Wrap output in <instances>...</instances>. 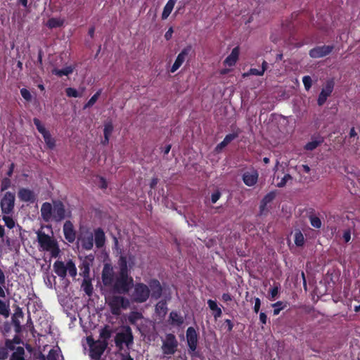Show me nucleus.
<instances>
[{"label": "nucleus", "mask_w": 360, "mask_h": 360, "mask_svg": "<svg viewBox=\"0 0 360 360\" xmlns=\"http://www.w3.org/2000/svg\"><path fill=\"white\" fill-rule=\"evenodd\" d=\"M133 259V256H129L128 259L126 256L120 255L117 263L118 272L115 276L112 266L108 263L105 264L101 273L103 285L112 287L117 294L128 293L134 285V278L130 275L131 266L128 265L129 262Z\"/></svg>", "instance_id": "obj_1"}, {"label": "nucleus", "mask_w": 360, "mask_h": 360, "mask_svg": "<svg viewBox=\"0 0 360 360\" xmlns=\"http://www.w3.org/2000/svg\"><path fill=\"white\" fill-rule=\"evenodd\" d=\"M40 212L45 222H49L51 220L60 222L67 217L65 205L60 200L53 201V205L48 202H44Z\"/></svg>", "instance_id": "obj_2"}, {"label": "nucleus", "mask_w": 360, "mask_h": 360, "mask_svg": "<svg viewBox=\"0 0 360 360\" xmlns=\"http://www.w3.org/2000/svg\"><path fill=\"white\" fill-rule=\"evenodd\" d=\"M37 235L38 243L43 250L50 252L52 257H58L60 250L57 240L40 230L37 232Z\"/></svg>", "instance_id": "obj_3"}, {"label": "nucleus", "mask_w": 360, "mask_h": 360, "mask_svg": "<svg viewBox=\"0 0 360 360\" xmlns=\"http://www.w3.org/2000/svg\"><path fill=\"white\" fill-rule=\"evenodd\" d=\"M134 286L131 300L136 303H143L150 297L149 287L143 283H136Z\"/></svg>", "instance_id": "obj_4"}, {"label": "nucleus", "mask_w": 360, "mask_h": 360, "mask_svg": "<svg viewBox=\"0 0 360 360\" xmlns=\"http://www.w3.org/2000/svg\"><path fill=\"white\" fill-rule=\"evenodd\" d=\"M108 306L112 314L119 316L121 314V309H127L129 305V301L124 297L113 295L108 300Z\"/></svg>", "instance_id": "obj_5"}, {"label": "nucleus", "mask_w": 360, "mask_h": 360, "mask_svg": "<svg viewBox=\"0 0 360 360\" xmlns=\"http://www.w3.org/2000/svg\"><path fill=\"white\" fill-rule=\"evenodd\" d=\"M15 200V193L11 191L4 193L0 201V207L3 214L11 215L13 213Z\"/></svg>", "instance_id": "obj_6"}, {"label": "nucleus", "mask_w": 360, "mask_h": 360, "mask_svg": "<svg viewBox=\"0 0 360 360\" xmlns=\"http://www.w3.org/2000/svg\"><path fill=\"white\" fill-rule=\"evenodd\" d=\"M186 341L188 347V352L192 356H199L196 352L198 338V333L193 327H188L186 330Z\"/></svg>", "instance_id": "obj_7"}, {"label": "nucleus", "mask_w": 360, "mask_h": 360, "mask_svg": "<svg viewBox=\"0 0 360 360\" xmlns=\"http://www.w3.org/2000/svg\"><path fill=\"white\" fill-rule=\"evenodd\" d=\"M133 340L134 337L129 326H126L124 331L117 333L115 338V345L119 348H122L124 343L129 347L133 344Z\"/></svg>", "instance_id": "obj_8"}, {"label": "nucleus", "mask_w": 360, "mask_h": 360, "mask_svg": "<svg viewBox=\"0 0 360 360\" xmlns=\"http://www.w3.org/2000/svg\"><path fill=\"white\" fill-rule=\"evenodd\" d=\"M33 123L36 126L38 131L43 136L47 148L49 149H53L56 146V141L51 136L50 132L46 129L41 122L38 118L34 117L33 119Z\"/></svg>", "instance_id": "obj_9"}, {"label": "nucleus", "mask_w": 360, "mask_h": 360, "mask_svg": "<svg viewBox=\"0 0 360 360\" xmlns=\"http://www.w3.org/2000/svg\"><path fill=\"white\" fill-rule=\"evenodd\" d=\"M178 342L175 335L172 333L167 334L166 340L162 346L163 354L165 355H172L176 352Z\"/></svg>", "instance_id": "obj_10"}, {"label": "nucleus", "mask_w": 360, "mask_h": 360, "mask_svg": "<svg viewBox=\"0 0 360 360\" xmlns=\"http://www.w3.org/2000/svg\"><path fill=\"white\" fill-rule=\"evenodd\" d=\"M335 46L333 45L317 46L309 51V55L312 58H319L329 55Z\"/></svg>", "instance_id": "obj_11"}, {"label": "nucleus", "mask_w": 360, "mask_h": 360, "mask_svg": "<svg viewBox=\"0 0 360 360\" xmlns=\"http://www.w3.org/2000/svg\"><path fill=\"white\" fill-rule=\"evenodd\" d=\"M108 342H99L97 344L91 345L89 348V356L94 360H99L108 347Z\"/></svg>", "instance_id": "obj_12"}, {"label": "nucleus", "mask_w": 360, "mask_h": 360, "mask_svg": "<svg viewBox=\"0 0 360 360\" xmlns=\"http://www.w3.org/2000/svg\"><path fill=\"white\" fill-rule=\"evenodd\" d=\"M334 89V82L333 80H328L324 86V87L322 89L321 91L320 92L318 99H317V104L319 106H322L326 101L328 97H329Z\"/></svg>", "instance_id": "obj_13"}, {"label": "nucleus", "mask_w": 360, "mask_h": 360, "mask_svg": "<svg viewBox=\"0 0 360 360\" xmlns=\"http://www.w3.org/2000/svg\"><path fill=\"white\" fill-rule=\"evenodd\" d=\"M191 51L192 46L190 45L186 46L181 50V51L178 54L174 64L171 68V72L174 73L182 65Z\"/></svg>", "instance_id": "obj_14"}, {"label": "nucleus", "mask_w": 360, "mask_h": 360, "mask_svg": "<svg viewBox=\"0 0 360 360\" xmlns=\"http://www.w3.org/2000/svg\"><path fill=\"white\" fill-rule=\"evenodd\" d=\"M148 286L150 289V296H151L153 299L158 300L161 297L163 289L160 282L158 279H150Z\"/></svg>", "instance_id": "obj_15"}, {"label": "nucleus", "mask_w": 360, "mask_h": 360, "mask_svg": "<svg viewBox=\"0 0 360 360\" xmlns=\"http://www.w3.org/2000/svg\"><path fill=\"white\" fill-rule=\"evenodd\" d=\"M18 197L20 201L34 203L37 200V195L32 190L27 188H20L18 191Z\"/></svg>", "instance_id": "obj_16"}, {"label": "nucleus", "mask_w": 360, "mask_h": 360, "mask_svg": "<svg viewBox=\"0 0 360 360\" xmlns=\"http://www.w3.org/2000/svg\"><path fill=\"white\" fill-rule=\"evenodd\" d=\"M63 230L65 240L70 243H74L76 239V231L72 221H66L63 224Z\"/></svg>", "instance_id": "obj_17"}, {"label": "nucleus", "mask_w": 360, "mask_h": 360, "mask_svg": "<svg viewBox=\"0 0 360 360\" xmlns=\"http://www.w3.org/2000/svg\"><path fill=\"white\" fill-rule=\"evenodd\" d=\"M79 240L81 242L82 247L86 250H90L94 247V234L89 231L82 233Z\"/></svg>", "instance_id": "obj_18"}, {"label": "nucleus", "mask_w": 360, "mask_h": 360, "mask_svg": "<svg viewBox=\"0 0 360 360\" xmlns=\"http://www.w3.org/2000/svg\"><path fill=\"white\" fill-rule=\"evenodd\" d=\"M94 240L97 248H101L105 243V235L101 228L94 229Z\"/></svg>", "instance_id": "obj_19"}, {"label": "nucleus", "mask_w": 360, "mask_h": 360, "mask_svg": "<svg viewBox=\"0 0 360 360\" xmlns=\"http://www.w3.org/2000/svg\"><path fill=\"white\" fill-rule=\"evenodd\" d=\"M259 174L256 170L252 172H246L243 174V181L248 186H252L256 184Z\"/></svg>", "instance_id": "obj_20"}, {"label": "nucleus", "mask_w": 360, "mask_h": 360, "mask_svg": "<svg viewBox=\"0 0 360 360\" xmlns=\"http://www.w3.org/2000/svg\"><path fill=\"white\" fill-rule=\"evenodd\" d=\"M239 53L240 50L238 46L233 48L230 55L224 60V65L229 67L235 65L238 59Z\"/></svg>", "instance_id": "obj_21"}, {"label": "nucleus", "mask_w": 360, "mask_h": 360, "mask_svg": "<svg viewBox=\"0 0 360 360\" xmlns=\"http://www.w3.org/2000/svg\"><path fill=\"white\" fill-rule=\"evenodd\" d=\"M54 272L60 278H64L67 276L66 264L62 261H56L53 264Z\"/></svg>", "instance_id": "obj_22"}, {"label": "nucleus", "mask_w": 360, "mask_h": 360, "mask_svg": "<svg viewBox=\"0 0 360 360\" xmlns=\"http://www.w3.org/2000/svg\"><path fill=\"white\" fill-rule=\"evenodd\" d=\"M112 332L113 331L111 329L110 326L108 325H105L100 330L99 337L101 340H99L98 341L108 342V340L112 336Z\"/></svg>", "instance_id": "obj_23"}, {"label": "nucleus", "mask_w": 360, "mask_h": 360, "mask_svg": "<svg viewBox=\"0 0 360 360\" xmlns=\"http://www.w3.org/2000/svg\"><path fill=\"white\" fill-rule=\"evenodd\" d=\"M170 324L181 326L184 322V318L176 311H172L169 314Z\"/></svg>", "instance_id": "obj_24"}, {"label": "nucleus", "mask_w": 360, "mask_h": 360, "mask_svg": "<svg viewBox=\"0 0 360 360\" xmlns=\"http://www.w3.org/2000/svg\"><path fill=\"white\" fill-rule=\"evenodd\" d=\"M207 304L210 310L213 311L212 314L215 320L221 316L222 311L221 308L218 307L216 301L212 300H208Z\"/></svg>", "instance_id": "obj_25"}, {"label": "nucleus", "mask_w": 360, "mask_h": 360, "mask_svg": "<svg viewBox=\"0 0 360 360\" xmlns=\"http://www.w3.org/2000/svg\"><path fill=\"white\" fill-rule=\"evenodd\" d=\"M237 137V133H232L226 135L224 140L217 146V150H221L222 148H225L229 143H230L233 140H234Z\"/></svg>", "instance_id": "obj_26"}, {"label": "nucleus", "mask_w": 360, "mask_h": 360, "mask_svg": "<svg viewBox=\"0 0 360 360\" xmlns=\"http://www.w3.org/2000/svg\"><path fill=\"white\" fill-rule=\"evenodd\" d=\"M167 310L166 300H160L155 305V311L159 316H165L167 313Z\"/></svg>", "instance_id": "obj_27"}, {"label": "nucleus", "mask_w": 360, "mask_h": 360, "mask_svg": "<svg viewBox=\"0 0 360 360\" xmlns=\"http://www.w3.org/2000/svg\"><path fill=\"white\" fill-rule=\"evenodd\" d=\"M82 288L84 292L88 296H91L93 294V285L91 283V280L90 278H84L82 283Z\"/></svg>", "instance_id": "obj_28"}, {"label": "nucleus", "mask_w": 360, "mask_h": 360, "mask_svg": "<svg viewBox=\"0 0 360 360\" xmlns=\"http://www.w3.org/2000/svg\"><path fill=\"white\" fill-rule=\"evenodd\" d=\"M74 68L72 66H68L63 69L59 70L54 68L52 70V74L58 77L68 76L73 72Z\"/></svg>", "instance_id": "obj_29"}, {"label": "nucleus", "mask_w": 360, "mask_h": 360, "mask_svg": "<svg viewBox=\"0 0 360 360\" xmlns=\"http://www.w3.org/2000/svg\"><path fill=\"white\" fill-rule=\"evenodd\" d=\"M63 24L64 20L56 18H51L48 20L46 25L49 28L53 29L62 27Z\"/></svg>", "instance_id": "obj_30"}, {"label": "nucleus", "mask_w": 360, "mask_h": 360, "mask_svg": "<svg viewBox=\"0 0 360 360\" xmlns=\"http://www.w3.org/2000/svg\"><path fill=\"white\" fill-rule=\"evenodd\" d=\"M80 268V276H82L84 278H89L90 274V266L89 264L87 261H83Z\"/></svg>", "instance_id": "obj_31"}, {"label": "nucleus", "mask_w": 360, "mask_h": 360, "mask_svg": "<svg viewBox=\"0 0 360 360\" xmlns=\"http://www.w3.org/2000/svg\"><path fill=\"white\" fill-rule=\"evenodd\" d=\"M323 142V138H319V140H314L308 142L304 147V148L306 150H314L316 149L318 146H319Z\"/></svg>", "instance_id": "obj_32"}, {"label": "nucleus", "mask_w": 360, "mask_h": 360, "mask_svg": "<svg viewBox=\"0 0 360 360\" xmlns=\"http://www.w3.org/2000/svg\"><path fill=\"white\" fill-rule=\"evenodd\" d=\"M294 241L297 247H302L304 244V238L300 230H297L294 234Z\"/></svg>", "instance_id": "obj_33"}, {"label": "nucleus", "mask_w": 360, "mask_h": 360, "mask_svg": "<svg viewBox=\"0 0 360 360\" xmlns=\"http://www.w3.org/2000/svg\"><path fill=\"white\" fill-rule=\"evenodd\" d=\"M174 4L171 2L167 1L166 5L163 8V11L162 13V19L165 20L167 19L169 15L171 14L173 8H174Z\"/></svg>", "instance_id": "obj_34"}, {"label": "nucleus", "mask_w": 360, "mask_h": 360, "mask_svg": "<svg viewBox=\"0 0 360 360\" xmlns=\"http://www.w3.org/2000/svg\"><path fill=\"white\" fill-rule=\"evenodd\" d=\"M67 272L68 271L69 274L72 277H75L77 276V268L75 262L72 259H69L66 263Z\"/></svg>", "instance_id": "obj_35"}, {"label": "nucleus", "mask_w": 360, "mask_h": 360, "mask_svg": "<svg viewBox=\"0 0 360 360\" xmlns=\"http://www.w3.org/2000/svg\"><path fill=\"white\" fill-rule=\"evenodd\" d=\"M101 91L102 90L99 89L95 94H94L91 97V98L87 101V103L84 105V108L86 109L93 106L98 99L99 96H101Z\"/></svg>", "instance_id": "obj_36"}, {"label": "nucleus", "mask_w": 360, "mask_h": 360, "mask_svg": "<svg viewBox=\"0 0 360 360\" xmlns=\"http://www.w3.org/2000/svg\"><path fill=\"white\" fill-rule=\"evenodd\" d=\"M6 283V276L4 271L0 268V297L4 298L6 297V294L3 287H4Z\"/></svg>", "instance_id": "obj_37"}, {"label": "nucleus", "mask_w": 360, "mask_h": 360, "mask_svg": "<svg viewBox=\"0 0 360 360\" xmlns=\"http://www.w3.org/2000/svg\"><path fill=\"white\" fill-rule=\"evenodd\" d=\"M142 318L143 315L141 312L132 311L130 313L128 319L131 324H136L137 321L141 319Z\"/></svg>", "instance_id": "obj_38"}, {"label": "nucleus", "mask_w": 360, "mask_h": 360, "mask_svg": "<svg viewBox=\"0 0 360 360\" xmlns=\"http://www.w3.org/2000/svg\"><path fill=\"white\" fill-rule=\"evenodd\" d=\"M114 129L112 122L111 121L106 122L104 124L103 135L104 136L110 137Z\"/></svg>", "instance_id": "obj_39"}, {"label": "nucleus", "mask_w": 360, "mask_h": 360, "mask_svg": "<svg viewBox=\"0 0 360 360\" xmlns=\"http://www.w3.org/2000/svg\"><path fill=\"white\" fill-rule=\"evenodd\" d=\"M309 218L310 224L313 227L316 229H320L321 227L322 222L319 217H316L315 215H310Z\"/></svg>", "instance_id": "obj_40"}, {"label": "nucleus", "mask_w": 360, "mask_h": 360, "mask_svg": "<svg viewBox=\"0 0 360 360\" xmlns=\"http://www.w3.org/2000/svg\"><path fill=\"white\" fill-rule=\"evenodd\" d=\"M9 306L5 302L0 300V314L8 317L9 316Z\"/></svg>", "instance_id": "obj_41"}, {"label": "nucleus", "mask_w": 360, "mask_h": 360, "mask_svg": "<svg viewBox=\"0 0 360 360\" xmlns=\"http://www.w3.org/2000/svg\"><path fill=\"white\" fill-rule=\"evenodd\" d=\"M274 309V315H278L282 309L286 307V304H283L281 301H278L272 304Z\"/></svg>", "instance_id": "obj_42"}, {"label": "nucleus", "mask_w": 360, "mask_h": 360, "mask_svg": "<svg viewBox=\"0 0 360 360\" xmlns=\"http://www.w3.org/2000/svg\"><path fill=\"white\" fill-rule=\"evenodd\" d=\"M233 327L234 324L231 320L225 319L221 326V329L226 330L227 332L230 333L232 331Z\"/></svg>", "instance_id": "obj_43"}, {"label": "nucleus", "mask_w": 360, "mask_h": 360, "mask_svg": "<svg viewBox=\"0 0 360 360\" xmlns=\"http://www.w3.org/2000/svg\"><path fill=\"white\" fill-rule=\"evenodd\" d=\"M3 220L5 223V225L10 229H13L15 226V221L13 219L7 214H4Z\"/></svg>", "instance_id": "obj_44"}, {"label": "nucleus", "mask_w": 360, "mask_h": 360, "mask_svg": "<svg viewBox=\"0 0 360 360\" xmlns=\"http://www.w3.org/2000/svg\"><path fill=\"white\" fill-rule=\"evenodd\" d=\"M11 181L8 177H4L1 181V191H4L11 187Z\"/></svg>", "instance_id": "obj_45"}, {"label": "nucleus", "mask_w": 360, "mask_h": 360, "mask_svg": "<svg viewBox=\"0 0 360 360\" xmlns=\"http://www.w3.org/2000/svg\"><path fill=\"white\" fill-rule=\"evenodd\" d=\"M276 197V193L274 191L268 193L262 200L264 201V204H269Z\"/></svg>", "instance_id": "obj_46"}, {"label": "nucleus", "mask_w": 360, "mask_h": 360, "mask_svg": "<svg viewBox=\"0 0 360 360\" xmlns=\"http://www.w3.org/2000/svg\"><path fill=\"white\" fill-rule=\"evenodd\" d=\"M65 93L68 97L77 98V97L80 96L78 91L75 89L72 88V87L67 88L65 89Z\"/></svg>", "instance_id": "obj_47"}, {"label": "nucleus", "mask_w": 360, "mask_h": 360, "mask_svg": "<svg viewBox=\"0 0 360 360\" xmlns=\"http://www.w3.org/2000/svg\"><path fill=\"white\" fill-rule=\"evenodd\" d=\"M302 82L304 84V88L307 91H309L311 87L312 80L310 76L306 75L302 78Z\"/></svg>", "instance_id": "obj_48"}, {"label": "nucleus", "mask_w": 360, "mask_h": 360, "mask_svg": "<svg viewBox=\"0 0 360 360\" xmlns=\"http://www.w3.org/2000/svg\"><path fill=\"white\" fill-rule=\"evenodd\" d=\"M20 94L22 97L26 101H31L32 100V95L29 90H27L25 88H22L20 89Z\"/></svg>", "instance_id": "obj_49"}, {"label": "nucleus", "mask_w": 360, "mask_h": 360, "mask_svg": "<svg viewBox=\"0 0 360 360\" xmlns=\"http://www.w3.org/2000/svg\"><path fill=\"white\" fill-rule=\"evenodd\" d=\"M292 179V177L290 174H285L284 176L281 179V181L277 183V186L279 188H282V187L285 186L287 181Z\"/></svg>", "instance_id": "obj_50"}, {"label": "nucleus", "mask_w": 360, "mask_h": 360, "mask_svg": "<svg viewBox=\"0 0 360 360\" xmlns=\"http://www.w3.org/2000/svg\"><path fill=\"white\" fill-rule=\"evenodd\" d=\"M58 351L55 349H51L46 356L47 360H58Z\"/></svg>", "instance_id": "obj_51"}, {"label": "nucleus", "mask_w": 360, "mask_h": 360, "mask_svg": "<svg viewBox=\"0 0 360 360\" xmlns=\"http://www.w3.org/2000/svg\"><path fill=\"white\" fill-rule=\"evenodd\" d=\"M15 342L14 340H10V339H6V341H5V346L4 347L7 349V350H11V351H13V350H15Z\"/></svg>", "instance_id": "obj_52"}, {"label": "nucleus", "mask_w": 360, "mask_h": 360, "mask_svg": "<svg viewBox=\"0 0 360 360\" xmlns=\"http://www.w3.org/2000/svg\"><path fill=\"white\" fill-rule=\"evenodd\" d=\"M8 356V351L4 347H0V360H5Z\"/></svg>", "instance_id": "obj_53"}, {"label": "nucleus", "mask_w": 360, "mask_h": 360, "mask_svg": "<svg viewBox=\"0 0 360 360\" xmlns=\"http://www.w3.org/2000/svg\"><path fill=\"white\" fill-rule=\"evenodd\" d=\"M265 72V68H262L261 70H258L256 68H251L250 72L251 75H257V76H262Z\"/></svg>", "instance_id": "obj_54"}, {"label": "nucleus", "mask_w": 360, "mask_h": 360, "mask_svg": "<svg viewBox=\"0 0 360 360\" xmlns=\"http://www.w3.org/2000/svg\"><path fill=\"white\" fill-rule=\"evenodd\" d=\"M279 291V288L278 285H274L271 289H270L269 292L271 295V300H274L276 297L278 295Z\"/></svg>", "instance_id": "obj_55"}, {"label": "nucleus", "mask_w": 360, "mask_h": 360, "mask_svg": "<svg viewBox=\"0 0 360 360\" xmlns=\"http://www.w3.org/2000/svg\"><path fill=\"white\" fill-rule=\"evenodd\" d=\"M261 307V300L259 297L255 298V306L253 307V311L255 313L257 314L259 311Z\"/></svg>", "instance_id": "obj_56"}, {"label": "nucleus", "mask_w": 360, "mask_h": 360, "mask_svg": "<svg viewBox=\"0 0 360 360\" xmlns=\"http://www.w3.org/2000/svg\"><path fill=\"white\" fill-rule=\"evenodd\" d=\"M221 197V193L219 191H217L215 192H214L212 195H211V201H212V203L214 204L217 202V200L220 198Z\"/></svg>", "instance_id": "obj_57"}, {"label": "nucleus", "mask_w": 360, "mask_h": 360, "mask_svg": "<svg viewBox=\"0 0 360 360\" xmlns=\"http://www.w3.org/2000/svg\"><path fill=\"white\" fill-rule=\"evenodd\" d=\"M42 57H43V51L41 49H39V52H38V57H37V65L40 68H43Z\"/></svg>", "instance_id": "obj_58"}, {"label": "nucleus", "mask_w": 360, "mask_h": 360, "mask_svg": "<svg viewBox=\"0 0 360 360\" xmlns=\"http://www.w3.org/2000/svg\"><path fill=\"white\" fill-rule=\"evenodd\" d=\"M99 180H100V184H99V187L101 188V189H105L107 188L108 187V183L105 180V179L103 177V176H99Z\"/></svg>", "instance_id": "obj_59"}, {"label": "nucleus", "mask_w": 360, "mask_h": 360, "mask_svg": "<svg viewBox=\"0 0 360 360\" xmlns=\"http://www.w3.org/2000/svg\"><path fill=\"white\" fill-rule=\"evenodd\" d=\"M342 238L346 243H348L350 240L351 232L349 229L344 231Z\"/></svg>", "instance_id": "obj_60"}, {"label": "nucleus", "mask_w": 360, "mask_h": 360, "mask_svg": "<svg viewBox=\"0 0 360 360\" xmlns=\"http://www.w3.org/2000/svg\"><path fill=\"white\" fill-rule=\"evenodd\" d=\"M23 315L24 314H23L22 309L20 307H18L17 309L15 310L13 317L17 318V319L22 318Z\"/></svg>", "instance_id": "obj_61"}, {"label": "nucleus", "mask_w": 360, "mask_h": 360, "mask_svg": "<svg viewBox=\"0 0 360 360\" xmlns=\"http://www.w3.org/2000/svg\"><path fill=\"white\" fill-rule=\"evenodd\" d=\"M221 299L224 302H228L232 300V296L229 293H223Z\"/></svg>", "instance_id": "obj_62"}, {"label": "nucleus", "mask_w": 360, "mask_h": 360, "mask_svg": "<svg viewBox=\"0 0 360 360\" xmlns=\"http://www.w3.org/2000/svg\"><path fill=\"white\" fill-rule=\"evenodd\" d=\"M173 32H174L173 28L172 27H169V30L165 34V39L166 40H169L172 38Z\"/></svg>", "instance_id": "obj_63"}, {"label": "nucleus", "mask_w": 360, "mask_h": 360, "mask_svg": "<svg viewBox=\"0 0 360 360\" xmlns=\"http://www.w3.org/2000/svg\"><path fill=\"white\" fill-rule=\"evenodd\" d=\"M259 321L262 324H266L267 321V316L264 312H260Z\"/></svg>", "instance_id": "obj_64"}]
</instances>
